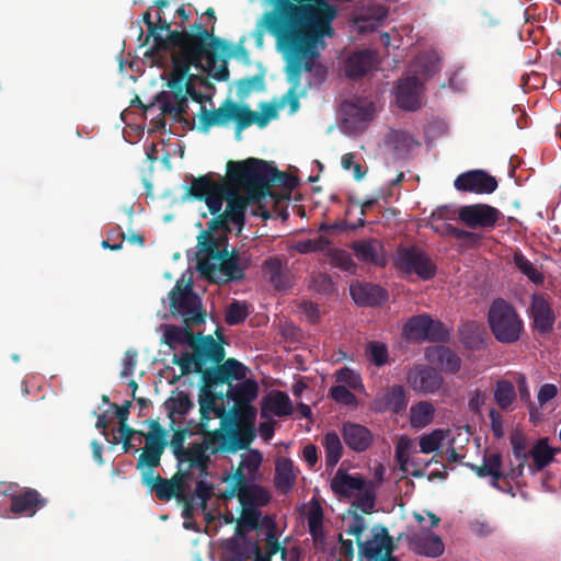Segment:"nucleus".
I'll list each match as a JSON object with an SVG mask.
<instances>
[{
  "mask_svg": "<svg viewBox=\"0 0 561 561\" xmlns=\"http://www.w3.org/2000/svg\"><path fill=\"white\" fill-rule=\"evenodd\" d=\"M265 1L271 10L264 12L256 24L253 32L255 43L262 47L264 34L268 32L276 38L287 62L291 60V72L297 73V60L317 49L323 37L333 35L332 21L291 5L290 0Z\"/></svg>",
  "mask_w": 561,
  "mask_h": 561,
  "instance_id": "1",
  "label": "nucleus"
},
{
  "mask_svg": "<svg viewBox=\"0 0 561 561\" xmlns=\"http://www.w3.org/2000/svg\"><path fill=\"white\" fill-rule=\"evenodd\" d=\"M283 176L284 172L257 158L228 161L226 180L230 184V190L224 213L241 229L245 224L248 206L261 204L263 198L273 196L271 182L280 181ZM259 208L262 206L259 205Z\"/></svg>",
  "mask_w": 561,
  "mask_h": 561,
  "instance_id": "2",
  "label": "nucleus"
},
{
  "mask_svg": "<svg viewBox=\"0 0 561 561\" xmlns=\"http://www.w3.org/2000/svg\"><path fill=\"white\" fill-rule=\"evenodd\" d=\"M226 49V42L215 36L213 32L208 30L198 32L190 42L169 53L172 70L168 81L178 79L181 92L186 99L197 91L195 87L197 79L202 85L207 83L204 77L190 73L192 67L206 72L217 81H226L229 78L227 61L222 60V64L216 68L219 59L218 51L224 53Z\"/></svg>",
  "mask_w": 561,
  "mask_h": 561,
  "instance_id": "3",
  "label": "nucleus"
},
{
  "mask_svg": "<svg viewBox=\"0 0 561 561\" xmlns=\"http://www.w3.org/2000/svg\"><path fill=\"white\" fill-rule=\"evenodd\" d=\"M218 446L213 451L237 453L247 449L255 438L254 419L241 409L232 408L229 417H222V427L213 431Z\"/></svg>",
  "mask_w": 561,
  "mask_h": 561,
  "instance_id": "4",
  "label": "nucleus"
},
{
  "mask_svg": "<svg viewBox=\"0 0 561 561\" xmlns=\"http://www.w3.org/2000/svg\"><path fill=\"white\" fill-rule=\"evenodd\" d=\"M142 21L147 26L148 37L153 38V45L147 49L145 57L150 59L151 64L159 68L167 67L169 53L190 42L198 32L207 31L202 23L196 22L192 24L188 30H174L169 32V35L163 36L160 32H157L156 24L152 22L149 11L142 14Z\"/></svg>",
  "mask_w": 561,
  "mask_h": 561,
  "instance_id": "5",
  "label": "nucleus"
},
{
  "mask_svg": "<svg viewBox=\"0 0 561 561\" xmlns=\"http://www.w3.org/2000/svg\"><path fill=\"white\" fill-rule=\"evenodd\" d=\"M488 324L495 340L513 344L520 339L524 322L516 309L503 298H496L488 311Z\"/></svg>",
  "mask_w": 561,
  "mask_h": 561,
  "instance_id": "6",
  "label": "nucleus"
},
{
  "mask_svg": "<svg viewBox=\"0 0 561 561\" xmlns=\"http://www.w3.org/2000/svg\"><path fill=\"white\" fill-rule=\"evenodd\" d=\"M192 353L174 354L172 363L181 368V376H186L192 371L203 376L204 366L207 362L214 364L221 363L225 358V348L211 335L199 334V345H193Z\"/></svg>",
  "mask_w": 561,
  "mask_h": 561,
  "instance_id": "7",
  "label": "nucleus"
},
{
  "mask_svg": "<svg viewBox=\"0 0 561 561\" xmlns=\"http://www.w3.org/2000/svg\"><path fill=\"white\" fill-rule=\"evenodd\" d=\"M236 122V138L241 139V131L244 129L245 117L243 116V106L230 99L225 100L216 110H207L201 106L198 116V129L207 134L214 126H225L229 122Z\"/></svg>",
  "mask_w": 561,
  "mask_h": 561,
  "instance_id": "8",
  "label": "nucleus"
},
{
  "mask_svg": "<svg viewBox=\"0 0 561 561\" xmlns=\"http://www.w3.org/2000/svg\"><path fill=\"white\" fill-rule=\"evenodd\" d=\"M170 309L173 316H181L184 324L199 325L205 322L206 313L201 299L192 290L191 285L182 287L181 283L169 293Z\"/></svg>",
  "mask_w": 561,
  "mask_h": 561,
  "instance_id": "9",
  "label": "nucleus"
},
{
  "mask_svg": "<svg viewBox=\"0 0 561 561\" xmlns=\"http://www.w3.org/2000/svg\"><path fill=\"white\" fill-rule=\"evenodd\" d=\"M197 270L202 275L216 283L238 282L244 278L247 265L240 263L238 252L226 249L225 256H218L215 262L198 260Z\"/></svg>",
  "mask_w": 561,
  "mask_h": 561,
  "instance_id": "10",
  "label": "nucleus"
},
{
  "mask_svg": "<svg viewBox=\"0 0 561 561\" xmlns=\"http://www.w3.org/2000/svg\"><path fill=\"white\" fill-rule=\"evenodd\" d=\"M394 267L407 275H417L427 280L435 276L436 265L430 256L416 245H399L393 254Z\"/></svg>",
  "mask_w": 561,
  "mask_h": 561,
  "instance_id": "11",
  "label": "nucleus"
},
{
  "mask_svg": "<svg viewBox=\"0 0 561 561\" xmlns=\"http://www.w3.org/2000/svg\"><path fill=\"white\" fill-rule=\"evenodd\" d=\"M191 472L178 471L171 479H164L160 474H154L153 470H142L141 483L154 492L156 496L163 502L173 497H185V481L190 479Z\"/></svg>",
  "mask_w": 561,
  "mask_h": 561,
  "instance_id": "12",
  "label": "nucleus"
},
{
  "mask_svg": "<svg viewBox=\"0 0 561 561\" xmlns=\"http://www.w3.org/2000/svg\"><path fill=\"white\" fill-rule=\"evenodd\" d=\"M2 494L10 497V511L18 516L32 517L46 505V499L37 490L20 489L16 483H9Z\"/></svg>",
  "mask_w": 561,
  "mask_h": 561,
  "instance_id": "13",
  "label": "nucleus"
},
{
  "mask_svg": "<svg viewBox=\"0 0 561 561\" xmlns=\"http://www.w3.org/2000/svg\"><path fill=\"white\" fill-rule=\"evenodd\" d=\"M404 335L414 341L444 342L448 339V331L439 321H434L428 314H419L410 318L403 327Z\"/></svg>",
  "mask_w": 561,
  "mask_h": 561,
  "instance_id": "14",
  "label": "nucleus"
},
{
  "mask_svg": "<svg viewBox=\"0 0 561 561\" xmlns=\"http://www.w3.org/2000/svg\"><path fill=\"white\" fill-rule=\"evenodd\" d=\"M203 433V442L199 444H193L191 447L185 448L178 459L180 463H187V470L190 472L191 469L196 468L199 470V476H207L208 463L210 461L208 451L210 455H215L218 451H213L217 448L218 444L216 439L213 437L211 432H202Z\"/></svg>",
  "mask_w": 561,
  "mask_h": 561,
  "instance_id": "15",
  "label": "nucleus"
},
{
  "mask_svg": "<svg viewBox=\"0 0 561 561\" xmlns=\"http://www.w3.org/2000/svg\"><path fill=\"white\" fill-rule=\"evenodd\" d=\"M167 87L170 89V93L162 91L156 98L161 113L171 115L179 123L188 124L184 117L188 111V100L181 92L180 81L178 79L168 81Z\"/></svg>",
  "mask_w": 561,
  "mask_h": 561,
  "instance_id": "16",
  "label": "nucleus"
},
{
  "mask_svg": "<svg viewBox=\"0 0 561 561\" xmlns=\"http://www.w3.org/2000/svg\"><path fill=\"white\" fill-rule=\"evenodd\" d=\"M454 186L459 192L474 194H492L499 186L497 180L485 170H469L459 174L454 181Z\"/></svg>",
  "mask_w": 561,
  "mask_h": 561,
  "instance_id": "17",
  "label": "nucleus"
},
{
  "mask_svg": "<svg viewBox=\"0 0 561 561\" xmlns=\"http://www.w3.org/2000/svg\"><path fill=\"white\" fill-rule=\"evenodd\" d=\"M458 217L471 229H492L501 218V211L488 204H473L460 207Z\"/></svg>",
  "mask_w": 561,
  "mask_h": 561,
  "instance_id": "18",
  "label": "nucleus"
},
{
  "mask_svg": "<svg viewBox=\"0 0 561 561\" xmlns=\"http://www.w3.org/2000/svg\"><path fill=\"white\" fill-rule=\"evenodd\" d=\"M224 396L222 393H215L211 391V389H208L206 387H202L199 391V413L201 419L198 423L199 432H209L208 428V422L213 417L220 419V427H222V417H229L230 412L228 413L226 411L225 405L218 404V400H222Z\"/></svg>",
  "mask_w": 561,
  "mask_h": 561,
  "instance_id": "19",
  "label": "nucleus"
},
{
  "mask_svg": "<svg viewBox=\"0 0 561 561\" xmlns=\"http://www.w3.org/2000/svg\"><path fill=\"white\" fill-rule=\"evenodd\" d=\"M410 453H416L414 440L411 437L403 435L398 439L396 444L394 458L400 467V470L403 473L408 472V466L411 465L413 468L411 471V476H413L414 478L424 477L425 468L428 467L432 462H438L434 458L427 461H423L420 458L410 459Z\"/></svg>",
  "mask_w": 561,
  "mask_h": 561,
  "instance_id": "20",
  "label": "nucleus"
},
{
  "mask_svg": "<svg viewBox=\"0 0 561 561\" xmlns=\"http://www.w3.org/2000/svg\"><path fill=\"white\" fill-rule=\"evenodd\" d=\"M371 531L374 535L371 539L367 541L358 540L359 556L370 561H379L386 552H392L393 541L385 526L375 525Z\"/></svg>",
  "mask_w": 561,
  "mask_h": 561,
  "instance_id": "21",
  "label": "nucleus"
},
{
  "mask_svg": "<svg viewBox=\"0 0 561 561\" xmlns=\"http://www.w3.org/2000/svg\"><path fill=\"white\" fill-rule=\"evenodd\" d=\"M407 380L414 391L427 394L438 391L444 379L434 367L416 365L409 370Z\"/></svg>",
  "mask_w": 561,
  "mask_h": 561,
  "instance_id": "22",
  "label": "nucleus"
},
{
  "mask_svg": "<svg viewBox=\"0 0 561 561\" xmlns=\"http://www.w3.org/2000/svg\"><path fill=\"white\" fill-rule=\"evenodd\" d=\"M257 382L253 379H245L236 386L230 385L226 397L234 401L233 408L241 409L245 416L255 419V410L250 403L257 397Z\"/></svg>",
  "mask_w": 561,
  "mask_h": 561,
  "instance_id": "23",
  "label": "nucleus"
},
{
  "mask_svg": "<svg viewBox=\"0 0 561 561\" xmlns=\"http://www.w3.org/2000/svg\"><path fill=\"white\" fill-rule=\"evenodd\" d=\"M358 261L378 267H385L388 263L385 247L381 241L369 238L356 240L351 244Z\"/></svg>",
  "mask_w": 561,
  "mask_h": 561,
  "instance_id": "24",
  "label": "nucleus"
},
{
  "mask_svg": "<svg viewBox=\"0 0 561 561\" xmlns=\"http://www.w3.org/2000/svg\"><path fill=\"white\" fill-rule=\"evenodd\" d=\"M423 84L415 77H407L398 82L396 90V100L400 108L404 111H416L421 106V90Z\"/></svg>",
  "mask_w": 561,
  "mask_h": 561,
  "instance_id": "25",
  "label": "nucleus"
},
{
  "mask_svg": "<svg viewBox=\"0 0 561 561\" xmlns=\"http://www.w3.org/2000/svg\"><path fill=\"white\" fill-rule=\"evenodd\" d=\"M319 56V53L317 49L310 51L308 56L304 59H298V71L297 73L291 72V60L287 62L286 66V72H287V79L289 83L291 84L290 89L287 91L285 99L288 100L290 105V112L295 113L299 107V98L297 94V89L300 84L301 79V72L305 71H311L314 59Z\"/></svg>",
  "mask_w": 561,
  "mask_h": 561,
  "instance_id": "26",
  "label": "nucleus"
},
{
  "mask_svg": "<svg viewBox=\"0 0 561 561\" xmlns=\"http://www.w3.org/2000/svg\"><path fill=\"white\" fill-rule=\"evenodd\" d=\"M378 56L373 49L356 50L345 61V75L350 79H359L377 66Z\"/></svg>",
  "mask_w": 561,
  "mask_h": 561,
  "instance_id": "27",
  "label": "nucleus"
},
{
  "mask_svg": "<svg viewBox=\"0 0 561 561\" xmlns=\"http://www.w3.org/2000/svg\"><path fill=\"white\" fill-rule=\"evenodd\" d=\"M350 294L358 306L375 307L388 299V291L371 283H355L350 286Z\"/></svg>",
  "mask_w": 561,
  "mask_h": 561,
  "instance_id": "28",
  "label": "nucleus"
},
{
  "mask_svg": "<svg viewBox=\"0 0 561 561\" xmlns=\"http://www.w3.org/2000/svg\"><path fill=\"white\" fill-rule=\"evenodd\" d=\"M341 434L345 445L356 453L367 450L374 438L369 428L353 422H344L342 424Z\"/></svg>",
  "mask_w": 561,
  "mask_h": 561,
  "instance_id": "29",
  "label": "nucleus"
},
{
  "mask_svg": "<svg viewBox=\"0 0 561 561\" xmlns=\"http://www.w3.org/2000/svg\"><path fill=\"white\" fill-rule=\"evenodd\" d=\"M530 310L535 329L542 334L549 333L553 328L556 316L548 299L543 295L535 294Z\"/></svg>",
  "mask_w": 561,
  "mask_h": 561,
  "instance_id": "30",
  "label": "nucleus"
},
{
  "mask_svg": "<svg viewBox=\"0 0 561 561\" xmlns=\"http://www.w3.org/2000/svg\"><path fill=\"white\" fill-rule=\"evenodd\" d=\"M262 271L264 277L276 290H287L291 287L290 272L278 256L266 259Z\"/></svg>",
  "mask_w": 561,
  "mask_h": 561,
  "instance_id": "31",
  "label": "nucleus"
},
{
  "mask_svg": "<svg viewBox=\"0 0 561 561\" xmlns=\"http://www.w3.org/2000/svg\"><path fill=\"white\" fill-rule=\"evenodd\" d=\"M366 486V481L359 474L352 476L339 469L331 480V490L340 497L351 499L356 492H362Z\"/></svg>",
  "mask_w": 561,
  "mask_h": 561,
  "instance_id": "32",
  "label": "nucleus"
},
{
  "mask_svg": "<svg viewBox=\"0 0 561 561\" xmlns=\"http://www.w3.org/2000/svg\"><path fill=\"white\" fill-rule=\"evenodd\" d=\"M510 442L512 445L513 455L518 463L516 466H510L507 476L511 480L517 481L524 476L525 465L529 457V453L526 451L527 438L523 432L514 431L510 436Z\"/></svg>",
  "mask_w": 561,
  "mask_h": 561,
  "instance_id": "33",
  "label": "nucleus"
},
{
  "mask_svg": "<svg viewBox=\"0 0 561 561\" xmlns=\"http://www.w3.org/2000/svg\"><path fill=\"white\" fill-rule=\"evenodd\" d=\"M191 325L178 327L173 324H167L162 336V342L167 344L171 350H175L179 345H188L191 348L193 345H199V335L196 336Z\"/></svg>",
  "mask_w": 561,
  "mask_h": 561,
  "instance_id": "34",
  "label": "nucleus"
},
{
  "mask_svg": "<svg viewBox=\"0 0 561 561\" xmlns=\"http://www.w3.org/2000/svg\"><path fill=\"white\" fill-rule=\"evenodd\" d=\"M502 456L500 453H484L483 463L480 466L468 465L469 468L480 478L491 477L493 485L496 486L501 479H510L507 471H502Z\"/></svg>",
  "mask_w": 561,
  "mask_h": 561,
  "instance_id": "35",
  "label": "nucleus"
},
{
  "mask_svg": "<svg viewBox=\"0 0 561 561\" xmlns=\"http://www.w3.org/2000/svg\"><path fill=\"white\" fill-rule=\"evenodd\" d=\"M272 495L270 491L255 483L254 481L248 486L240 490L239 503L241 507L257 508L267 505L271 502Z\"/></svg>",
  "mask_w": 561,
  "mask_h": 561,
  "instance_id": "36",
  "label": "nucleus"
},
{
  "mask_svg": "<svg viewBox=\"0 0 561 561\" xmlns=\"http://www.w3.org/2000/svg\"><path fill=\"white\" fill-rule=\"evenodd\" d=\"M408 404L405 390L402 386H392L387 389L383 396L376 400V408L379 411H392L400 413Z\"/></svg>",
  "mask_w": 561,
  "mask_h": 561,
  "instance_id": "37",
  "label": "nucleus"
},
{
  "mask_svg": "<svg viewBox=\"0 0 561 561\" xmlns=\"http://www.w3.org/2000/svg\"><path fill=\"white\" fill-rule=\"evenodd\" d=\"M556 454L557 449L549 446L548 438H539L529 451V456L533 458L529 470L533 473L543 470L553 461Z\"/></svg>",
  "mask_w": 561,
  "mask_h": 561,
  "instance_id": "38",
  "label": "nucleus"
},
{
  "mask_svg": "<svg viewBox=\"0 0 561 561\" xmlns=\"http://www.w3.org/2000/svg\"><path fill=\"white\" fill-rule=\"evenodd\" d=\"M459 339L468 350H480L483 346V327L477 321H467L459 327Z\"/></svg>",
  "mask_w": 561,
  "mask_h": 561,
  "instance_id": "39",
  "label": "nucleus"
},
{
  "mask_svg": "<svg viewBox=\"0 0 561 561\" xmlns=\"http://www.w3.org/2000/svg\"><path fill=\"white\" fill-rule=\"evenodd\" d=\"M412 547L417 554L428 558H437L444 552V543L436 535L415 537Z\"/></svg>",
  "mask_w": 561,
  "mask_h": 561,
  "instance_id": "40",
  "label": "nucleus"
},
{
  "mask_svg": "<svg viewBox=\"0 0 561 561\" xmlns=\"http://www.w3.org/2000/svg\"><path fill=\"white\" fill-rule=\"evenodd\" d=\"M243 106V116L245 117V124L244 129L250 127L253 124H256L259 127L263 128L265 127L271 119H274L277 117L278 112L277 107L273 104L268 103H262L261 110L262 113L259 114L254 111H252L249 105L242 104Z\"/></svg>",
  "mask_w": 561,
  "mask_h": 561,
  "instance_id": "41",
  "label": "nucleus"
},
{
  "mask_svg": "<svg viewBox=\"0 0 561 561\" xmlns=\"http://www.w3.org/2000/svg\"><path fill=\"white\" fill-rule=\"evenodd\" d=\"M291 5H297L311 14L321 16L323 19L333 20L336 18V8L330 4L327 0H290Z\"/></svg>",
  "mask_w": 561,
  "mask_h": 561,
  "instance_id": "42",
  "label": "nucleus"
},
{
  "mask_svg": "<svg viewBox=\"0 0 561 561\" xmlns=\"http://www.w3.org/2000/svg\"><path fill=\"white\" fill-rule=\"evenodd\" d=\"M294 463L289 458H280L275 467V484L283 492H288L295 484Z\"/></svg>",
  "mask_w": 561,
  "mask_h": 561,
  "instance_id": "43",
  "label": "nucleus"
},
{
  "mask_svg": "<svg viewBox=\"0 0 561 561\" xmlns=\"http://www.w3.org/2000/svg\"><path fill=\"white\" fill-rule=\"evenodd\" d=\"M435 409L428 401H420L410 409V424L413 428H424L434 419Z\"/></svg>",
  "mask_w": 561,
  "mask_h": 561,
  "instance_id": "44",
  "label": "nucleus"
},
{
  "mask_svg": "<svg viewBox=\"0 0 561 561\" xmlns=\"http://www.w3.org/2000/svg\"><path fill=\"white\" fill-rule=\"evenodd\" d=\"M322 445L325 451V465L334 468L343 456V445L335 432H329L323 436Z\"/></svg>",
  "mask_w": 561,
  "mask_h": 561,
  "instance_id": "45",
  "label": "nucleus"
},
{
  "mask_svg": "<svg viewBox=\"0 0 561 561\" xmlns=\"http://www.w3.org/2000/svg\"><path fill=\"white\" fill-rule=\"evenodd\" d=\"M169 417L174 422V415H185L194 408V403L190 396L184 391H176L164 402Z\"/></svg>",
  "mask_w": 561,
  "mask_h": 561,
  "instance_id": "46",
  "label": "nucleus"
},
{
  "mask_svg": "<svg viewBox=\"0 0 561 561\" xmlns=\"http://www.w3.org/2000/svg\"><path fill=\"white\" fill-rule=\"evenodd\" d=\"M344 111L350 118L358 123H366L374 118L375 105L373 102L358 100L356 102L345 103Z\"/></svg>",
  "mask_w": 561,
  "mask_h": 561,
  "instance_id": "47",
  "label": "nucleus"
},
{
  "mask_svg": "<svg viewBox=\"0 0 561 561\" xmlns=\"http://www.w3.org/2000/svg\"><path fill=\"white\" fill-rule=\"evenodd\" d=\"M199 252L204 254L202 260L216 261L218 256L226 255V248L219 249L218 239L209 231H203L198 237Z\"/></svg>",
  "mask_w": 561,
  "mask_h": 561,
  "instance_id": "48",
  "label": "nucleus"
},
{
  "mask_svg": "<svg viewBox=\"0 0 561 561\" xmlns=\"http://www.w3.org/2000/svg\"><path fill=\"white\" fill-rule=\"evenodd\" d=\"M436 360L446 373L457 374L461 368V358L451 348L439 345L435 348Z\"/></svg>",
  "mask_w": 561,
  "mask_h": 561,
  "instance_id": "49",
  "label": "nucleus"
},
{
  "mask_svg": "<svg viewBox=\"0 0 561 561\" xmlns=\"http://www.w3.org/2000/svg\"><path fill=\"white\" fill-rule=\"evenodd\" d=\"M202 380L203 386L208 389H211L213 387L222 383H228V388H230L231 385V380L228 376L224 363L215 364L214 367L204 368Z\"/></svg>",
  "mask_w": 561,
  "mask_h": 561,
  "instance_id": "50",
  "label": "nucleus"
},
{
  "mask_svg": "<svg viewBox=\"0 0 561 561\" xmlns=\"http://www.w3.org/2000/svg\"><path fill=\"white\" fill-rule=\"evenodd\" d=\"M219 183L211 180L209 175L192 178L191 186L186 194L194 199L204 201Z\"/></svg>",
  "mask_w": 561,
  "mask_h": 561,
  "instance_id": "51",
  "label": "nucleus"
},
{
  "mask_svg": "<svg viewBox=\"0 0 561 561\" xmlns=\"http://www.w3.org/2000/svg\"><path fill=\"white\" fill-rule=\"evenodd\" d=\"M514 385L508 380H499L494 388V401L502 410H507L515 401Z\"/></svg>",
  "mask_w": 561,
  "mask_h": 561,
  "instance_id": "52",
  "label": "nucleus"
},
{
  "mask_svg": "<svg viewBox=\"0 0 561 561\" xmlns=\"http://www.w3.org/2000/svg\"><path fill=\"white\" fill-rule=\"evenodd\" d=\"M266 408L272 411L276 416H287L293 413L291 401L287 393L283 391H275L270 396Z\"/></svg>",
  "mask_w": 561,
  "mask_h": 561,
  "instance_id": "53",
  "label": "nucleus"
},
{
  "mask_svg": "<svg viewBox=\"0 0 561 561\" xmlns=\"http://www.w3.org/2000/svg\"><path fill=\"white\" fill-rule=\"evenodd\" d=\"M308 529L314 540L323 537V510L318 502H312L308 515Z\"/></svg>",
  "mask_w": 561,
  "mask_h": 561,
  "instance_id": "54",
  "label": "nucleus"
},
{
  "mask_svg": "<svg viewBox=\"0 0 561 561\" xmlns=\"http://www.w3.org/2000/svg\"><path fill=\"white\" fill-rule=\"evenodd\" d=\"M327 250V256L330 259L333 266L344 272L355 273L356 264L346 250L337 248H328Z\"/></svg>",
  "mask_w": 561,
  "mask_h": 561,
  "instance_id": "55",
  "label": "nucleus"
},
{
  "mask_svg": "<svg viewBox=\"0 0 561 561\" xmlns=\"http://www.w3.org/2000/svg\"><path fill=\"white\" fill-rule=\"evenodd\" d=\"M249 305L247 301L233 300L226 310L225 321L228 325H238L249 317Z\"/></svg>",
  "mask_w": 561,
  "mask_h": 561,
  "instance_id": "56",
  "label": "nucleus"
},
{
  "mask_svg": "<svg viewBox=\"0 0 561 561\" xmlns=\"http://www.w3.org/2000/svg\"><path fill=\"white\" fill-rule=\"evenodd\" d=\"M229 190L230 184L228 182L227 184L219 183L204 199L211 215L220 213L224 201H227Z\"/></svg>",
  "mask_w": 561,
  "mask_h": 561,
  "instance_id": "57",
  "label": "nucleus"
},
{
  "mask_svg": "<svg viewBox=\"0 0 561 561\" xmlns=\"http://www.w3.org/2000/svg\"><path fill=\"white\" fill-rule=\"evenodd\" d=\"M331 241L323 236L317 239L300 240L291 245V249L300 254H308L313 252H322L329 248Z\"/></svg>",
  "mask_w": 561,
  "mask_h": 561,
  "instance_id": "58",
  "label": "nucleus"
},
{
  "mask_svg": "<svg viewBox=\"0 0 561 561\" xmlns=\"http://www.w3.org/2000/svg\"><path fill=\"white\" fill-rule=\"evenodd\" d=\"M514 263L516 267L535 284L543 282V275L536 266L522 253L514 254Z\"/></svg>",
  "mask_w": 561,
  "mask_h": 561,
  "instance_id": "59",
  "label": "nucleus"
},
{
  "mask_svg": "<svg viewBox=\"0 0 561 561\" xmlns=\"http://www.w3.org/2000/svg\"><path fill=\"white\" fill-rule=\"evenodd\" d=\"M445 433L443 430L437 428L428 434H424L419 439L420 453L431 454L437 451L442 446Z\"/></svg>",
  "mask_w": 561,
  "mask_h": 561,
  "instance_id": "60",
  "label": "nucleus"
},
{
  "mask_svg": "<svg viewBox=\"0 0 561 561\" xmlns=\"http://www.w3.org/2000/svg\"><path fill=\"white\" fill-rule=\"evenodd\" d=\"M262 454L256 449H251L249 453L241 456L239 466L248 472L250 478L255 480V474L262 465Z\"/></svg>",
  "mask_w": 561,
  "mask_h": 561,
  "instance_id": "61",
  "label": "nucleus"
},
{
  "mask_svg": "<svg viewBox=\"0 0 561 561\" xmlns=\"http://www.w3.org/2000/svg\"><path fill=\"white\" fill-rule=\"evenodd\" d=\"M388 347L381 342H369L367 345V357L368 359L380 367L388 363Z\"/></svg>",
  "mask_w": 561,
  "mask_h": 561,
  "instance_id": "62",
  "label": "nucleus"
},
{
  "mask_svg": "<svg viewBox=\"0 0 561 561\" xmlns=\"http://www.w3.org/2000/svg\"><path fill=\"white\" fill-rule=\"evenodd\" d=\"M278 552H280L283 559H285L287 550L278 542L276 538V525L274 522H271L265 536V553L273 557Z\"/></svg>",
  "mask_w": 561,
  "mask_h": 561,
  "instance_id": "63",
  "label": "nucleus"
},
{
  "mask_svg": "<svg viewBox=\"0 0 561 561\" xmlns=\"http://www.w3.org/2000/svg\"><path fill=\"white\" fill-rule=\"evenodd\" d=\"M358 493L352 506L356 508V512L359 510L363 514H370L375 507L376 500L374 490L364 488V490Z\"/></svg>",
  "mask_w": 561,
  "mask_h": 561,
  "instance_id": "64",
  "label": "nucleus"
}]
</instances>
